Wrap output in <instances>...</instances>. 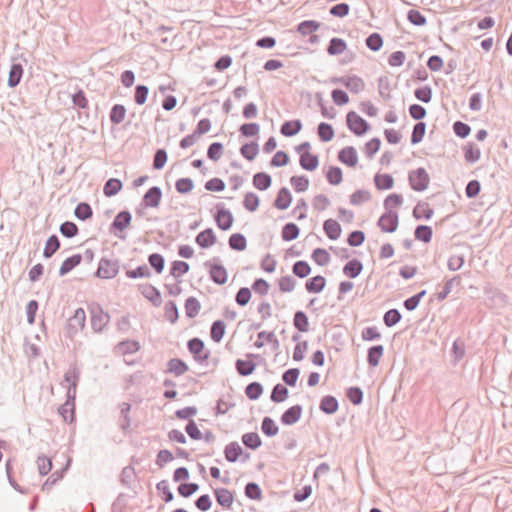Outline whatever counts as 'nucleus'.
<instances>
[{"instance_id": "1", "label": "nucleus", "mask_w": 512, "mask_h": 512, "mask_svg": "<svg viewBox=\"0 0 512 512\" xmlns=\"http://www.w3.org/2000/svg\"><path fill=\"white\" fill-rule=\"evenodd\" d=\"M346 125L347 128L357 137L365 135L371 129L369 122L358 115L355 111H349L346 114Z\"/></svg>"}, {"instance_id": "2", "label": "nucleus", "mask_w": 512, "mask_h": 512, "mask_svg": "<svg viewBox=\"0 0 512 512\" xmlns=\"http://www.w3.org/2000/svg\"><path fill=\"white\" fill-rule=\"evenodd\" d=\"M187 349L194 361L199 364L207 363L211 352L205 349L204 341L199 337H193L187 341Z\"/></svg>"}, {"instance_id": "3", "label": "nucleus", "mask_w": 512, "mask_h": 512, "mask_svg": "<svg viewBox=\"0 0 512 512\" xmlns=\"http://www.w3.org/2000/svg\"><path fill=\"white\" fill-rule=\"evenodd\" d=\"M119 259L102 257L94 276L100 279H112L119 273Z\"/></svg>"}, {"instance_id": "4", "label": "nucleus", "mask_w": 512, "mask_h": 512, "mask_svg": "<svg viewBox=\"0 0 512 512\" xmlns=\"http://www.w3.org/2000/svg\"><path fill=\"white\" fill-rule=\"evenodd\" d=\"M86 322V313L83 308H77L74 312V315L71 316L65 327V337L69 339H73L76 334L81 331L85 327Z\"/></svg>"}, {"instance_id": "5", "label": "nucleus", "mask_w": 512, "mask_h": 512, "mask_svg": "<svg viewBox=\"0 0 512 512\" xmlns=\"http://www.w3.org/2000/svg\"><path fill=\"white\" fill-rule=\"evenodd\" d=\"M408 182L413 191L422 192L428 188L430 176L425 168L419 167L408 173Z\"/></svg>"}, {"instance_id": "6", "label": "nucleus", "mask_w": 512, "mask_h": 512, "mask_svg": "<svg viewBox=\"0 0 512 512\" xmlns=\"http://www.w3.org/2000/svg\"><path fill=\"white\" fill-rule=\"evenodd\" d=\"M204 266L208 268L209 277L215 284L224 285L227 282L228 272L218 257L206 261Z\"/></svg>"}, {"instance_id": "7", "label": "nucleus", "mask_w": 512, "mask_h": 512, "mask_svg": "<svg viewBox=\"0 0 512 512\" xmlns=\"http://www.w3.org/2000/svg\"><path fill=\"white\" fill-rule=\"evenodd\" d=\"M131 220L132 214L129 210L125 209L118 212L109 226V232L114 234L119 239H125L124 235L118 234L117 232H123L125 229H127L131 224Z\"/></svg>"}, {"instance_id": "8", "label": "nucleus", "mask_w": 512, "mask_h": 512, "mask_svg": "<svg viewBox=\"0 0 512 512\" xmlns=\"http://www.w3.org/2000/svg\"><path fill=\"white\" fill-rule=\"evenodd\" d=\"M91 327L95 332H101L110 321V315L104 312L98 303H93L90 307Z\"/></svg>"}, {"instance_id": "9", "label": "nucleus", "mask_w": 512, "mask_h": 512, "mask_svg": "<svg viewBox=\"0 0 512 512\" xmlns=\"http://www.w3.org/2000/svg\"><path fill=\"white\" fill-rule=\"evenodd\" d=\"M216 212L213 215L215 223L220 230H229L234 222V216L232 212L225 207L223 203H217L215 205Z\"/></svg>"}, {"instance_id": "10", "label": "nucleus", "mask_w": 512, "mask_h": 512, "mask_svg": "<svg viewBox=\"0 0 512 512\" xmlns=\"http://www.w3.org/2000/svg\"><path fill=\"white\" fill-rule=\"evenodd\" d=\"M399 225V215L395 210L385 211L378 219L377 226L384 233H393Z\"/></svg>"}, {"instance_id": "11", "label": "nucleus", "mask_w": 512, "mask_h": 512, "mask_svg": "<svg viewBox=\"0 0 512 512\" xmlns=\"http://www.w3.org/2000/svg\"><path fill=\"white\" fill-rule=\"evenodd\" d=\"M71 100L73 106L78 108V119L87 121L90 118L89 114V101L83 89L78 88L75 93L72 94Z\"/></svg>"}, {"instance_id": "12", "label": "nucleus", "mask_w": 512, "mask_h": 512, "mask_svg": "<svg viewBox=\"0 0 512 512\" xmlns=\"http://www.w3.org/2000/svg\"><path fill=\"white\" fill-rule=\"evenodd\" d=\"M162 190L158 186L150 187L142 197L141 206L145 208H157L162 199Z\"/></svg>"}, {"instance_id": "13", "label": "nucleus", "mask_w": 512, "mask_h": 512, "mask_svg": "<svg viewBox=\"0 0 512 512\" xmlns=\"http://www.w3.org/2000/svg\"><path fill=\"white\" fill-rule=\"evenodd\" d=\"M138 290L140 293L145 297L147 300H149L153 306L159 307L162 304V296L159 289H157L155 286H153L150 283L140 284L138 286Z\"/></svg>"}, {"instance_id": "14", "label": "nucleus", "mask_w": 512, "mask_h": 512, "mask_svg": "<svg viewBox=\"0 0 512 512\" xmlns=\"http://www.w3.org/2000/svg\"><path fill=\"white\" fill-rule=\"evenodd\" d=\"M195 242L200 248L208 249L217 242V237L212 228H206L196 235Z\"/></svg>"}, {"instance_id": "15", "label": "nucleus", "mask_w": 512, "mask_h": 512, "mask_svg": "<svg viewBox=\"0 0 512 512\" xmlns=\"http://www.w3.org/2000/svg\"><path fill=\"white\" fill-rule=\"evenodd\" d=\"M338 160L348 167H355L358 163V154L353 146H346L338 152Z\"/></svg>"}, {"instance_id": "16", "label": "nucleus", "mask_w": 512, "mask_h": 512, "mask_svg": "<svg viewBox=\"0 0 512 512\" xmlns=\"http://www.w3.org/2000/svg\"><path fill=\"white\" fill-rule=\"evenodd\" d=\"M23 73H24L23 64L20 62H13L10 66L8 80H7V86L9 88L17 87L21 82Z\"/></svg>"}, {"instance_id": "17", "label": "nucleus", "mask_w": 512, "mask_h": 512, "mask_svg": "<svg viewBox=\"0 0 512 512\" xmlns=\"http://www.w3.org/2000/svg\"><path fill=\"white\" fill-rule=\"evenodd\" d=\"M327 284V280L322 275H316L306 280L305 290L310 294L321 293Z\"/></svg>"}, {"instance_id": "18", "label": "nucleus", "mask_w": 512, "mask_h": 512, "mask_svg": "<svg viewBox=\"0 0 512 512\" xmlns=\"http://www.w3.org/2000/svg\"><path fill=\"white\" fill-rule=\"evenodd\" d=\"M299 165L303 170L315 171L319 166V156L311 152L301 153L299 155Z\"/></svg>"}, {"instance_id": "19", "label": "nucleus", "mask_w": 512, "mask_h": 512, "mask_svg": "<svg viewBox=\"0 0 512 512\" xmlns=\"http://www.w3.org/2000/svg\"><path fill=\"white\" fill-rule=\"evenodd\" d=\"M119 408H120L119 427L124 433H127L130 431V426H131L130 411H131L132 405L128 402H122L119 404Z\"/></svg>"}, {"instance_id": "20", "label": "nucleus", "mask_w": 512, "mask_h": 512, "mask_svg": "<svg viewBox=\"0 0 512 512\" xmlns=\"http://www.w3.org/2000/svg\"><path fill=\"white\" fill-rule=\"evenodd\" d=\"M214 496L216 498V501L218 505L222 506L223 508L230 509L233 501H234V494L230 490L226 488H216L213 490Z\"/></svg>"}, {"instance_id": "21", "label": "nucleus", "mask_w": 512, "mask_h": 512, "mask_svg": "<svg viewBox=\"0 0 512 512\" xmlns=\"http://www.w3.org/2000/svg\"><path fill=\"white\" fill-rule=\"evenodd\" d=\"M319 409L327 415L335 414L339 409V402L335 396L325 395L320 400Z\"/></svg>"}, {"instance_id": "22", "label": "nucleus", "mask_w": 512, "mask_h": 512, "mask_svg": "<svg viewBox=\"0 0 512 512\" xmlns=\"http://www.w3.org/2000/svg\"><path fill=\"white\" fill-rule=\"evenodd\" d=\"M83 260V255L80 253L73 254L67 257L59 268V276L63 277L76 268Z\"/></svg>"}, {"instance_id": "23", "label": "nucleus", "mask_w": 512, "mask_h": 512, "mask_svg": "<svg viewBox=\"0 0 512 512\" xmlns=\"http://www.w3.org/2000/svg\"><path fill=\"white\" fill-rule=\"evenodd\" d=\"M323 230L325 235L333 241L339 239L342 233L341 225L332 218L323 222Z\"/></svg>"}, {"instance_id": "24", "label": "nucleus", "mask_w": 512, "mask_h": 512, "mask_svg": "<svg viewBox=\"0 0 512 512\" xmlns=\"http://www.w3.org/2000/svg\"><path fill=\"white\" fill-rule=\"evenodd\" d=\"M189 370L187 363L180 358H171L167 362V368L165 373L174 374L175 376H181Z\"/></svg>"}, {"instance_id": "25", "label": "nucleus", "mask_w": 512, "mask_h": 512, "mask_svg": "<svg viewBox=\"0 0 512 512\" xmlns=\"http://www.w3.org/2000/svg\"><path fill=\"white\" fill-rule=\"evenodd\" d=\"M433 214L434 210L429 206V203L424 201H419L412 211V216L415 220H429Z\"/></svg>"}, {"instance_id": "26", "label": "nucleus", "mask_w": 512, "mask_h": 512, "mask_svg": "<svg viewBox=\"0 0 512 512\" xmlns=\"http://www.w3.org/2000/svg\"><path fill=\"white\" fill-rule=\"evenodd\" d=\"M244 454V451L237 441L228 443L224 448L225 459L230 463L238 461L239 457Z\"/></svg>"}, {"instance_id": "27", "label": "nucleus", "mask_w": 512, "mask_h": 512, "mask_svg": "<svg viewBox=\"0 0 512 512\" xmlns=\"http://www.w3.org/2000/svg\"><path fill=\"white\" fill-rule=\"evenodd\" d=\"M363 270V264L360 260L357 258H353L349 260L344 266H343V274L350 278L354 279L358 277Z\"/></svg>"}, {"instance_id": "28", "label": "nucleus", "mask_w": 512, "mask_h": 512, "mask_svg": "<svg viewBox=\"0 0 512 512\" xmlns=\"http://www.w3.org/2000/svg\"><path fill=\"white\" fill-rule=\"evenodd\" d=\"M80 375L81 372L78 366L76 364L71 365L68 371H66L64 374V382L68 383L67 388H71V390H77Z\"/></svg>"}, {"instance_id": "29", "label": "nucleus", "mask_w": 512, "mask_h": 512, "mask_svg": "<svg viewBox=\"0 0 512 512\" xmlns=\"http://www.w3.org/2000/svg\"><path fill=\"white\" fill-rule=\"evenodd\" d=\"M257 363L254 361L238 358L235 361V369L240 376H249L254 373Z\"/></svg>"}, {"instance_id": "30", "label": "nucleus", "mask_w": 512, "mask_h": 512, "mask_svg": "<svg viewBox=\"0 0 512 512\" xmlns=\"http://www.w3.org/2000/svg\"><path fill=\"white\" fill-rule=\"evenodd\" d=\"M70 465V460L67 464L59 470L54 471L43 483L42 491H49L58 481L63 479Z\"/></svg>"}, {"instance_id": "31", "label": "nucleus", "mask_w": 512, "mask_h": 512, "mask_svg": "<svg viewBox=\"0 0 512 512\" xmlns=\"http://www.w3.org/2000/svg\"><path fill=\"white\" fill-rule=\"evenodd\" d=\"M373 181L375 187L380 191L392 189L394 186V178L388 173H376Z\"/></svg>"}, {"instance_id": "32", "label": "nucleus", "mask_w": 512, "mask_h": 512, "mask_svg": "<svg viewBox=\"0 0 512 512\" xmlns=\"http://www.w3.org/2000/svg\"><path fill=\"white\" fill-rule=\"evenodd\" d=\"M384 354V346L381 344L373 345L367 351V363L370 367H377Z\"/></svg>"}, {"instance_id": "33", "label": "nucleus", "mask_w": 512, "mask_h": 512, "mask_svg": "<svg viewBox=\"0 0 512 512\" xmlns=\"http://www.w3.org/2000/svg\"><path fill=\"white\" fill-rule=\"evenodd\" d=\"M61 247V242L56 234H52L46 240V244L43 250V257L50 259Z\"/></svg>"}, {"instance_id": "34", "label": "nucleus", "mask_w": 512, "mask_h": 512, "mask_svg": "<svg viewBox=\"0 0 512 512\" xmlns=\"http://www.w3.org/2000/svg\"><path fill=\"white\" fill-rule=\"evenodd\" d=\"M239 152L247 161H253L259 153V145L256 141H250L241 145Z\"/></svg>"}, {"instance_id": "35", "label": "nucleus", "mask_w": 512, "mask_h": 512, "mask_svg": "<svg viewBox=\"0 0 512 512\" xmlns=\"http://www.w3.org/2000/svg\"><path fill=\"white\" fill-rule=\"evenodd\" d=\"M123 188V182L118 178H109L103 186V194L106 197L117 195Z\"/></svg>"}, {"instance_id": "36", "label": "nucleus", "mask_w": 512, "mask_h": 512, "mask_svg": "<svg viewBox=\"0 0 512 512\" xmlns=\"http://www.w3.org/2000/svg\"><path fill=\"white\" fill-rule=\"evenodd\" d=\"M272 184L271 176L266 172H257L253 176V186L260 190L265 191L270 188Z\"/></svg>"}, {"instance_id": "37", "label": "nucleus", "mask_w": 512, "mask_h": 512, "mask_svg": "<svg viewBox=\"0 0 512 512\" xmlns=\"http://www.w3.org/2000/svg\"><path fill=\"white\" fill-rule=\"evenodd\" d=\"M126 107L123 104H114L109 112V119L113 125L121 124L126 116Z\"/></svg>"}, {"instance_id": "38", "label": "nucleus", "mask_w": 512, "mask_h": 512, "mask_svg": "<svg viewBox=\"0 0 512 512\" xmlns=\"http://www.w3.org/2000/svg\"><path fill=\"white\" fill-rule=\"evenodd\" d=\"M190 270V265L183 260H174L170 264V275L175 279H179L181 276L187 274Z\"/></svg>"}, {"instance_id": "39", "label": "nucleus", "mask_w": 512, "mask_h": 512, "mask_svg": "<svg viewBox=\"0 0 512 512\" xmlns=\"http://www.w3.org/2000/svg\"><path fill=\"white\" fill-rule=\"evenodd\" d=\"M464 159L467 163H475L481 157L480 149L473 142H468L463 146Z\"/></svg>"}, {"instance_id": "40", "label": "nucleus", "mask_w": 512, "mask_h": 512, "mask_svg": "<svg viewBox=\"0 0 512 512\" xmlns=\"http://www.w3.org/2000/svg\"><path fill=\"white\" fill-rule=\"evenodd\" d=\"M262 338H266V342L270 343L272 345L273 351H276L279 349V341L276 338L275 334L273 332H267V331H261L258 333V339L254 343V346L256 348H262L264 346V341H262Z\"/></svg>"}, {"instance_id": "41", "label": "nucleus", "mask_w": 512, "mask_h": 512, "mask_svg": "<svg viewBox=\"0 0 512 512\" xmlns=\"http://www.w3.org/2000/svg\"><path fill=\"white\" fill-rule=\"evenodd\" d=\"M226 332V324L223 320H215L210 328V337L215 343L221 342Z\"/></svg>"}, {"instance_id": "42", "label": "nucleus", "mask_w": 512, "mask_h": 512, "mask_svg": "<svg viewBox=\"0 0 512 512\" xmlns=\"http://www.w3.org/2000/svg\"><path fill=\"white\" fill-rule=\"evenodd\" d=\"M347 48V44L344 39L333 37L329 41L327 46V53L331 56H336L342 54Z\"/></svg>"}, {"instance_id": "43", "label": "nucleus", "mask_w": 512, "mask_h": 512, "mask_svg": "<svg viewBox=\"0 0 512 512\" xmlns=\"http://www.w3.org/2000/svg\"><path fill=\"white\" fill-rule=\"evenodd\" d=\"M414 237L416 240L421 241L423 243H429L433 237V229L428 225H417L414 230Z\"/></svg>"}, {"instance_id": "44", "label": "nucleus", "mask_w": 512, "mask_h": 512, "mask_svg": "<svg viewBox=\"0 0 512 512\" xmlns=\"http://www.w3.org/2000/svg\"><path fill=\"white\" fill-rule=\"evenodd\" d=\"M230 249L241 252L247 247V239L242 233H233L228 239Z\"/></svg>"}, {"instance_id": "45", "label": "nucleus", "mask_w": 512, "mask_h": 512, "mask_svg": "<svg viewBox=\"0 0 512 512\" xmlns=\"http://www.w3.org/2000/svg\"><path fill=\"white\" fill-rule=\"evenodd\" d=\"M241 440L244 446L251 450H256L262 445V440L256 432L244 433Z\"/></svg>"}, {"instance_id": "46", "label": "nucleus", "mask_w": 512, "mask_h": 512, "mask_svg": "<svg viewBox=\"0 0 512 512\" xmlns=\"http://www.w3.org/2000/svg\"><path fill=\"white\" fill-rule=\"evenodd\" d=\"M74 215L80 221L89 220L93 216L92 207L87 202H80L75 207Z\"/></svg>"}, {"instance_id": "47", "label": "nucleus", "mask_w": 512, "mask_h": 512, "mask_svg": "<svg viewBox=\"0 0 512 512\" xmlns=\"http://www.w3.org/2000/svg\"><path fill=\"white\" fill-rule=\"evenodd\" d=\"M293 325L302 333L309 330V319L304 311L298 310L294 313Z\"/></svg>"}, {"instance_id": "48", "label": "nucleus", "mask_w": 512, "mask_h": 512, "mask_svg": "<svg viewBox=\"0 0 512 512\" xmlns=\"http://www.w3.org/2000/svg\"><path fill=\"white\" fill-rule=\"evenodd\" d=\"M184 307H185L186 317L192 319L199 314V311L201 309V304L197 298L190 296L185 300Z\"/></svg>"}, {"instance_id": "49", "label": "nucleus", "mask_w": 512, "mask_h": 512, "mask_svg": "<svg viewBox=\"0 0 512 512\" xmlns=\"http://www.w3.org/2000/svg\"><path fill=\"white\" fill-rule=\"evenodd\" d=\"M325 177L330 185H339L343 181L342 169L338 166H330L325 173Z\"/></svg>"}, {"instance_id": "50", "label": "nucleus", "mask_w": 512, "mask_h": 512, "mask_svg": "<svg viewBox=\"0 0 512 512\" xmlns=\"http://www.w3.org/2000/svg\"><path fill=\"white\" fill-rule=\"evenodd\" d=\"M317 134L322 142H329L334 138L335 132L331 124L321 122L317 127Z\"/></svg>"}, {"instance_id": "51", "label": "nucleus", "mask_w": 512, "mask_h": 512, "mask_svg": "<svg viewBox=\"0 0 512 512\" xmlns=\"http://www.w3.org/2000/svg\"><path fill=\"white\" fill-rule=\"evenodd\" d=\"M118 350L123 354H134L141 348L140 343L136 340H123L117 344Z\"/></svg>"}, {"instance_id": "52", "label": "nucleus", "mask_w": 512, "mask_h": 512, "mask_svg": "<svg viewBox=\"0 0 512 512\" xmlns=\"http://www.w3.org/2000/svg\"><path fill=\"white\" fill-rule=\"evenodd\" d=\"M288 398V388L283 384H276L270 395V399L274 403H282Z\"/></svg>"}, {"instance_id": "53", "label": "nucleus", "mask_w": 512, "mask_h": 512, "mask_svg": "<svg viewBox=\"0 0 512 512\" xmlns=\"http://www.w3.org/2000/svg\"><path fill=\"white\" fill-rule=\"evenodd\" d=\"M262 393L263 386L260 382L253 381L245 387V395L251 401L258 400Z\"/></svg>"}, {"instance_id": "54", "label": "nucleus", "mask_w": 512, "mask_h": 512, "mask_svg": "<svg viewBox=\"0 0 512 512\" xmlns=\"http://www.w3.org/2000/svg\"><path fill=\"white\" fill-rule=\"evenodd\" d=\"M311 258L319 266H326L331 260V256L325 248H315Z\"/></svg>"}, {"instance_id": "55", "label": "nucleus", "mask_w": 512, "mask_h": 512, "mask_svg": "<svg viewBox=\"0 0 512 512\" xmlns=\"http://www.w3.org/2000/svg\"><path fill=\"white\" fill-rule=\"evenodd\" d=\"M261 431L267 437H274L278 434L279 428L271 417L265 416L261 422Z\"/></svg>"}, {"instance_id": "56", "label": "nucleus", "mask_w": 512, "mask_h": 512, "mask_svg": "<svg viewBox=\"0 0 512 512\" xmlns=\"http://www.w3.org/2000/svg\"><path fill=\"white\" fill-rule=\"evenodd\" d=\"M402 319V314L396 308L389 309L383 315V322L386 327L391 328L398 324Z\"/></svg>"}, {"instance_id": "57", "label": "nucleus", "mask_w": 512, "mask_h": 512, "mask_svg": "<svg viewBox=\"0 0 512 512\" xmlns=\"http://www.w3.org/2000/svg\"><path fill=\"white\" fill-rule=\"evenodd\" d=\"M148 263L157 274H161L165 268V258L160 253H151L148 256Z\"/></svg>"}, {"instance_id": "58", "label": "nucleus", "mask_w": 512, "mask_h": 512, "mask_svg": "<svg viewBox=\"0 0 512 512\" xmlns=\"http://www.w3.org/2000/svg\"><path fill=\"white\" fill-rule=\"evenodd\" d=\"M290 184L293 186L295 192H305L310 184L309 178L306 175H297L290 177Z\"/></svg>"}, {"instance_id": "59", "label": "nucleus", "mask_w": 512, "mask_h": 512, "mask_svg": "<svg viewBox=\"0 0 512 512\" xmlns=\"http://www.w3.org/2000/svg\"><path fill=\"white\" fill-rule=\"evenodd\" d=\"M244 494L247 498L251 500H261L262 495V489L256 482H248L244 487Z\"/></svg>"}, {"instance_id": "60", "label": "nucleus", "mask_w": 512, "mask_h": 512, "mask_svg": "<svg viewBox=\"0 0 512 512\" xmlns=\"http://www.w3.org/2000/svg\"><path fill=\"white\" fill-rule=\"evenodd\" d=\"M240 135L246 138L258 136L260 132V125L256 122L244 123L239 127Z\"/></svg>"}, {"instance_id": "61", "label": "nucleus", "mask_w": 512, "mask_h": 512, "mask_svg": "<svg viewBox=\"0 0 512 512\" xmlns=\"http://www.w3.org/2000/svg\"><path fill=\"white\" fill-rule=\"evenodd\" d=\"M320 23L315 20H304L297 26V32L303 36L311 35L318 30Z\"/></svg>"}, {"instance_id": "62", "label": "nucleus", "mask_w": 512, "mask_h": 512, "mask_svg": "<svg viewBox=\"0 0 512 512\" xmlns=\"http://www.w3.org/2000/svg\"><path fill=\"white\" fill-rule=\"evenodd\" d=\"M199 484L195 482L180 483L177 487L178 494L183 498H189L199 490Z\"/></svg>"}, {"instance_id": "63", "label": "nucleus", "mask_w": 512, "mask_h": 512, "mask_svg": "<svg viewBox=\"0 0 512 512\" xmlns=\"http://www.w3.org/2000/svg\"><path fill=\"white\" fill-rule=\"evenodd\" d=\"M368 49L373 52L379 51L383 46V37L378 32L371 33L365 40Z\"/></svg>"}, {"instance_id": "64", "label": "nucleus", "mask_w": 512, "mask_h": 512, "mask_svg": "<svg viewBox=\"0 0 512 512\" xmlns=\"http://www.w3.org/2000/svg\"><path fill=\"white\" fill-rule=\"evenodd\" d=\"M348 82L346 88L354 94H358L363 91L365 88V82L363 79L357 75L348 76Z\"/></svg>"}]
</instances>
